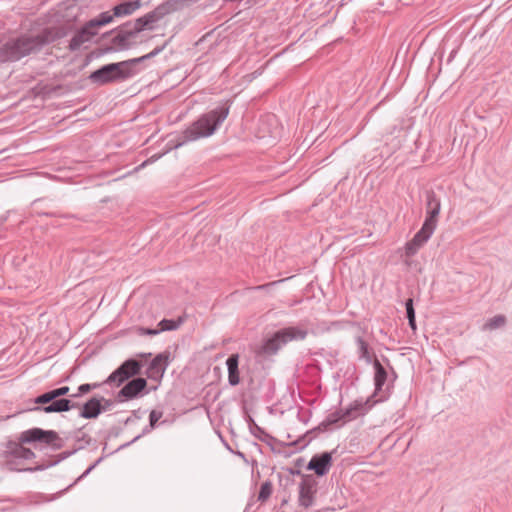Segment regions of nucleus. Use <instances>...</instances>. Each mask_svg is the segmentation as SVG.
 <instances>
[{
    "label": "nucleus",
    "mask_w": 512,
    "mask_h": 512,
    "mask_svg": "<svg viewBox=\"0 0 512 512\" xmlns=\"http://www.w3.org/2000/svg\"><path fill=\"white\" fill-rule=\"evenodd\" d=\"M339 411L343 418V423L346 421H351V420L356 419L355 413L353 412V408L351 405H349L348 407H346L344 409H340Z\"/></svg>",
    "instance_id": "33"
},
{
    "label": "nucleus",
    "mask_w": 512,
    "mask_h": 512,
    "mask_svg": "<svg viewBox=\"0 0 512 512\" xmlns=\"http://www.w3.org/2000/svg\"><path fill=\"white\" fill-rule=\"evenodd\" d=\"M102 384L100 383H85V384H81L79 387H78V391L77 393L75 394H72L71 397L72 398H77V397H81L87 393H89L90 391H92L93 389H96V388H99Z\"/></svg>",
    "instance_id": "30"
},
{
    "label": "nucleus",
    "mask_w": 512,
    "mask_h": 512,
    "mask_svg": "<svg viewBox=\"0 0 512 512\" xmlns=\"http://www.w3.org/2000/svg\"><path fill=\"white\" fill-rule=\"evenodd\" d=\"M229 110L230 103L226 101L220 106L199 116L183 131L175 135L171 140V142L174 143L173 148L178 149L189 142H194L213 135L227 118Z\"/></svg>",
    "instance_id": "2"
},
{
    "label": "nucleus",
    "mask_w": 512,
    "mask_h": 512,
    "mask_svg": "<svg viewBox=\"0 0 512 512\" xmlns=\"http://www.w3.org/2000/svg\"><path fill=\"white\" fill-rule=\"evenodd\" d=\"M286 471L290 476H299L301 480H303V476H307L308 474H303L299 468L289 467L286 468Z\"/></svg>",
    "instance_id": "42"
},
{
    "label": "nucleus",
    "mask_w": 512,
    "mask_h": 512,
    "mask_svg": "<svg viewBox=\"0 0 512 512\" xmlns=\"http://www.w3.org/2000/svg\"><path fill=\"white\" fill-rule=\"evenodd\" d=\"M130 78H132V73L128 69L126 70L123 61L105 64L88 76L90 82L98 86L123 82Z\"/></svg>",
    "instance_id": "5"
},
{
    "label": "nucleus",
    "mask_w": 512,
    "mask_h": 512,
    "mask_svg": "<svg viewBox=\"0 0 512 512\" xmlns=\"http://www.w3.org/2000/svg\"><path fill=\"white\" fill-rule=\"evenodd\" d=\"M433 233L434 231L422 226L413 238L405 244V256L410 258L416 255L419 249L428 242Z\"/></svg>",
    "instance_id": "13"
},
{
    "label": "nucleus",
    "mask_w": 512,
    "mask_h": 512,
    "mask_svg": "<svg viewBox=\"0 0 512 512\" xmlns=\"http://www.w3.org/2000/svg\"><path fill=\"white\" fill-rule=\"evenodd\" d=\"M101 414L99 396L87 400L80 409L79 416L85 419H95Z\"/></svg>",
    "instance_id": "17"
},
{
    "label": "nucleus",
    "mask_w": 512,
    "mask_h": 512,
    "mask_svg": "<svg viewBox=\"0 0 512 512\" xmlns=\"http://www.w3.org/2000/svg\"><path fill=\"white\" fill-rule=\"evenodd\" d=\"M147 388V380L143 377H136L131 380H128L124 386L118 391L116 395V401L119 403H123L135 398L143 394H147L149 391Z\"/></svg>",
    "instance_id": "8"
},
{
    "label": "nucleus",
    "mask_w": 512,
    "mask_h": 512,
    "mask_svg": "<svg viewBox=\"0 0 512 512\" xmlns=\"http://www.w3.org/2000/svg\"><path fill=\"white\" fill-rule=\"evenodd\" d=\"M384 360L387 362V365L390 366V362H389V359L387 358H384Z\"/></svg>",
    "instance_id": "52"
},
{
    "label": "nucleus",
    "mask_w": 512,
    "mask_h": 512,
    "mask_svg": "<svg viewBox=\"0 0 512 512\" xmlns=\"http://www.w3.org/2000/svg\"><path fill=\"white\" fill-rule=\"evenodd\" d=\"M355 342L357 345L358 358L364 360L367 364L373 363L369 344L361 336H357Z\"/></svg>",
    "instance_id": "25"
},
{
    "label": "nucleus",
    "mask_w": 512,
    "mask_h": 512,
    "mask_svg": "<svg viewBox=\"0 0 512 512\" xmlns=\"http://www.w3.org/2000/svg\"><path fill=\"white\" fill-rule=\"evenodd\" d=\"M335 452L336 450L314 454L308 462L306 469L313 471L318 477L326 476L332 467L333 454Z\"/></svg>",
    "instance_id": "9"
},
{
    "label": "nucleus",
    "mask_w": 512,
    "mask_h": 512,
    "mask_svg": "<svg viewBox=\"0 0 512 512\" xmlns=\"http://www.w3.org/2000/svg\"><path fill=\"white\" fill-rule=\"evenodd\" d=\"M160 156H153L150 159L143 161V163L139 166V168L144 167L146 164L153 162L154 160L158 159Z\"/></svg>",
    "instance_id": "44"
},
{
    "label": "nucleus",
    "mask_w": 512,
    "mask_h": 512,
    "mask_svg": "<svg viewBox=\"0 0 512 512\" xmlns=\"http://www.w3.org/2000/svg\"><path fill=\"white\" fill-rule=\"evenodd\" d=\"M278 332L285 345L292 341H303L308 335V330L302 326H288L279 329Z\"/></svg>",
    "instance_id": "15"
},
{
    "label": "nucleus",
    "mask_w": 512,
    "mask_h": 512,
    "mask_svg": "<svg viewBox=\"0 0 512 512\" xmlns=\"http://www.w3.org/2000/svg\"><path fill=\"white\" fill-rule=\"evenodd\" d=\"M54 40L49 30L36 36H21L8 40L0 47L1 61H18L30 53L39 51L45 44Z\"/></svg>",
    "instance_id": "4"
},
{
    "label": "nucleus",
    "mask_w": 512,
    "mask_h": 512,
    "mask_svg": "<svg viewBox=\"0 0 512 512\" xmlns=\"http://www.w3.org/2000/svg\"><path fill=\"white\" fill-rule=\"evenodd\" d=\"M407 319H408V324H409L410 328L413 331H416V329H417L416 317H408Z\"/></svg>",
    "instance_id": "43"
},
{
    "label": "nucleus",
    "mask_w": 512,
    "mask_h": 512,
    "mask_svg": "<svg viewBox=\"0 0 512 512\" xmlns=\"http://www.w3.org/2000/svg\"><path fill=\"white\" fill-rule=\"evenodd\" d=\"M20 443H10L5 452L6 465L10 470L22 472L24 468H18V460H29L35 457V453L22 444L25 443H44L50 445L53 450H59L64 446V441L54 430H44L34 427L23 431L19 436Z\"/></svg>",
    "instance_id": "1"
},
{
    "label": "nucleus",
    "mask_w": 512,
    "mask_h": 512,
    "mask_svg": "<svg viewBox=\"0 0 512 512\" xmlns=\"http://www.w3.org/2000/svg\"><path fill=\"white\" fill-rule=\"evenodd\" d=\"M246 422L248 424L250 433L256 439H258L266 444H270L271 441L274 440V437H272L269 433H267L262 427L258 426L256 424V422L254 421V419L250 415H247Z\"/></svg>",
    "instance_id": "23"
},
{
    "label": "nucleus",
    "mask_w": 512,
    "mask_h": 512,
    "mask_svg": "<svg viewBox=\"0 0 512 512\" xmlns=\"http://www.w3.org/2000/svg\"><path fill=\"white\" fill-rule=\"evenodd\" d=\"M228 370V382L231 386H236L240 382L239 376V355L231 354L226 360Z\"/></svg>",
    "instance_id": "20"
},
{
    "label": "nucleus",
    "mask_w": 512,
    "mask_h": 512,
    "mask_svg": "<svg viewBox=\"0 0 512 512\" xmlns=\"http://www.w3.org/2000/svg\"><path fill=\"white\" fill-rule=\"evenodd\" d=\"M171 13L165 2L158 5L154 10L148 12L135 21H127L120 25L114 32L111 39L112 45L116 50H127L135 44V37L143 30H152L154 24L160 21L164 16Z\"/></svg>",
    "instance_id": "3"
},
{
    "label": "nucleus",
    "mask_w": 512,
    "mask_h": 512,
    "mask_svg": "<svg viewBox=\"0 0 512 512\" xmlns=\"http://www.w3.org/2000/svg\"><path fill=\"white\" fill-rule=\"evenodd\" d=\"M113 17L114 15L109 14V12H102L96 18L88 21V23L93 30L97 31V28L110 23L113 20Z\"/></svg>",
    "instance_id": "27"
},
{
    "label": "nucleus",
    "mask_w": 512,
    "mask_h": 512,
    "mask_svg": "<svg viewBox=\"0 0 512 512\" xmlns=\"http://www.w3.org/2000/svg\"><path fill=\"white\" fill-rule=\"evenodd\" d=\"M103 460V457H100L98 458L92 465H90L77 479L76 481L70 485L73 486L74 484H76L77 482L81 481L82 479H84L85 477H87L91 471Z\"/></svg>",
    "instance_id": "35"
},
{
    "label": "nucleus",
    "mask_w": 512,
    "mask_h": 512,
    "mask_svg": "<svg viewBox=\"0 0 512 512\" xmlns=\"http://www.w3.org/2000/svg\"><path fill=\"white\" fill-rule=\"evenodd\" d=\"M76 408H80V404L78 402H73L68 398H56L55 400H52L51 402H48L44 405L35 406L31 409V411L50 414L67 412Z\"/></svg>",
    "instance_id": "11"
},
{
    "label": "nucleus",
    "mask_w": 512,
    "mask_h": 512,
    "mask_svg": "<svg viewBox=\"0 0 512 512\" xmlns=\"http://www.w3.org/2000/svg\"><path fill=\"white\" fill-rule=\"evenodd\" d=\"M373 397L374 396H371V397L367 398L366 400H364L362 398L356 399L355 401H353L350 404L353 408V412L355 413L356 418L359 416L365 415L374 406V404L377 401H373L372 400Z\"/></svg>",
    "instance_id": "24"
},
{
    "label": "nucleus",
    "mask_w": 512,
    "mask_h": 512,
    "mask_svg": "<svg viewBox=\"0 0 512 512\" xmlns=\"http://www.w3.org/2000/svg\"><path fill=\"white\" fill-rule=\"evenodd\" d=\"M272 493V484L270 481H265L261 484L258 493V500L261 502L266 501Z\"/></svg>",
    "instance_id": "31"
},
{
    "label": "nucleus",
    "mask_w": 512,
    "mask_h": 512,
    "mask_svg": "<svg viewBox=\"0 0 512 512\" xmlns=\"http://www.w3.org/2000/svg\"><path fill=\"white\" fill-rule=\"evenodd\" d=\"M285 346L284 343H282L281 336L278 332H274L269 338L265 339L263 341V344L261 346V352L264 355L272 356L278 353V351Z\"/></svg>",
    "instance_id": "18"
},
{
    "label": "nucleus",
    "mask_w": 512,
    "mask_h": 512,
    "mask_svg": "<svg viewBox=\"0 0 512 512\" xmlns=\"http://www.w3.org/2000/svg\"><path fill=\"white\" fill-rule=\"evenodd\" d=\"M101 413L111 410L114 405V401L106 399L103 396H99Z\"/></svg>",
    "instance_id": "38"
},
{
    "label": "nucleus",
    "mask_w": 512,
    "mask_h": 512,
    "mask_svg": "<svg viewBox=\"0 0 512 512\" xmlns=\"http://www.w3.org/2000/svg\"><path fill=\"white\" fill-rule=\"evenodd\" d=\"M441 210V200L433 190L425 192L426 217L422 224L425 228L435 231Z\"/></svg>",
    "instance_id": "7"
},
{
    "label": "nucleus",
    "mask_w": 512,
    "mask_h": 512,
    "mask_svg": "<svg viewBox=\"0 0 512 512\" xmlns=\"http://www.w3.org/2000/svg\"><path fill=\"white\" fill-rule=\"evenodd\" d=\"M406 317H416L414 309V301L412 298H408L405 301Z\"/></svg>",
    "instance_id": "39"
},
{
    "label": "nucleus",
    "mask_w": 512,
    "mask_h": 512,
    "mask_svg": "<svg viewBox=\"0 0 512 512\" xmlns=\"http://www.w3.org/2000/svg\"><path fill=\"white\" fill-rule=\"evenodd\" d=\"M97 34L96 30H93L89 23L87 22L80 30H78L70 40L69 49L71 51H76L81 48V46L90 41L93 36Z\"/></svg>",
    "instance_id": "14"
},
{
    "label": "nucleus",
    "mask_w": 512,
    "mask_h": 512,
    "mask_svg": "<svg viewBox=\"0 0 512 512\" xmlns=\"http://www.w3.org/2000/svg\"><path fill=\"white\" fill-rule=\"evenodd\" d=\"M129 422H132V419L130 417L126 419L125 423L128 424Z\"/></svg>",
    "instance_id": "51"
},
{
    "label": "nucleus",
    "mask_w": 512,
    "mask_h": 512,
    "mask_svg": "<svg viewBox=\"0 0 512 512\" xmlns=\"http://www.w3.org/2000/svg\"><path fill=\"white\" fill-rule=\"evenodd\" d=\"M133 416H134L135 418H137V419H139V418H140V415L138 414V411H137V410H134V411H133Z\"/></svg>",
    "instance_id": "48"
},
{
    "label": "nucleus",
    "mask_w": 512,
    "mask_h": 512,
    "mask_svg": "<svg viewBox=\"0 0 512 512\" xmlns=\"http://www.w3.org/2000/svg\"><path fill=\"white\" fill-rule=\"evenodd\" d=\"M286 481H287V484H289V483H291V484H292V483L294 482V481H293V479H291L290 477H287V478H286Z\"/></svg>",
    "instance_id": "49"
},
{
    "label": "nucleus",
    "mask_w": 512,
    "mask_h": 512,
    "mask_svg": "<svg viewBox=\"0 0 512 512\" xmlns=\"http://www.w3.org/2000/svg\"><path fill=\"white\" fill-rule=\"evenodd\" d=\"M69 391L70 388L68 386H62L49 390L35 397L34 403L37 405H44L48 402H51L52 400H55L56 398H61L62 396L67 395Z\"/></svg>",
    "instance_id": "21"
},
{
    "label": "nucleus",
    "mask_w": 512,
    "mask_h": 512,
    "mask_svg": "<svg viewBox=\"0 0 512 512\" xmlns=\"http://www.w3.org/2000/svg\"><path fill=\"white\" fill-rule=\"evenodd\" d=\"M137 331H138V334L141 335V336H144V335L155 336V335H158L160 333L159 328L155 329V328L139 327L137 329Z\"/></svg>",
    "instance_id": "40"
},
{
    "label": "nucleus",
    "mask_w": 512,
    "mask_h": 512,
    "mask_svg": "<svg viewBox=\"0 0 512 512\" xmlns=\"http://www.w3.org/2000/svg\"><path fill=\"white\" fill-rule=\"evenodd\" d=\"M505 323H506L505 316H503V315H496V316L490 318L485 323L484 327L486 329H489V330H495V329L503 327L505 325Z\"/></svg>",
    "instance_id": "29"
},
{
    "label": "nucleus",
    "mask_w": 512,
    "mask_h": 512,
    "mask_svg": "<svg viewBox=\"0 0 512 512\" xmlns=\"http://www.w3.org/2000/svg\"><path fill=\"white\" fill-rule=\"evenodd\" d=\"M373 368L375 385V391L373 396H376L378 393L383 391V386L388 380V373L386 368L380 363L378 359H375L373 361Z\"/></svg>",
    "instance_id": "19"
},
{
    "label": "nucleus",
    "mask_w": 512,
    "mask_h": 512,
    "mask_svg": "<svg viewBox=\"0 0 512 512\" xmlns=\"http://www.w3.org/2000/svg\"><path fill=\"white\" fill-rule=\"evenodd\" d=\"M304 462V460L302 458H299L295 461V466L297 467H300L302 465V463Z\"/></svg>",
    "instance_id": "45"
},
{
    "label": "nucleus",
    "mask_w": 512,
    "mask_h": 512,
    "mask_svg": "<svg viewBox=\"0 0 512 512\" xmlns=\"http://www.w3.org/2000/svg\"><path fill=\"white\" fill-rule=\"evenodd\" d=\"M141 6V0L122 1L113 7V15L115 17L128 16L139 9Z\"/></svg>",
    "instance_id": "22"
},
{
    "label": "nucleus",
    "mask_w": 512,
    "mask_h": 512,
    "mask_svg": "<svg viewBox=\"0 0 512 512\" xmlns=\"http://www.w3.org/2000/svg\"><path fill=\"white\" fill-rule=\"evenodd\" d=\"M143 363L136 358H128L122 362L103 382V384L121 386L126 381L133 379L134 376L139 375Z\"/></svg>",
    "instance_id": "6"
},
{
    "label": "nucleus",
    "mask_w": 512,
    "mask_h": 512,
    "mask_svg": "<svg viewBox=\"0 0 512 512\" xmlns=\"http://www.w3.org/2000/svg\"><path fill=\"white\" fill-rule=\"evenodd\" d=\"M163 413L161 411L152 410L149 414L150 427H156L157 422L162 418Z\"/></svg>",
    "instance_id": "36"
},
{
    "label": "nucleus",
    "mask_w": 512,
    "mask_h": 512,
    "mask_svg": "<svg viewBox=\"0 0 512 512\" xmlns=\"http://www.w3.org/2000/svg\"><path fill=\"white\" fill-rule=\"evenodd\" d=\"M140 357H143V358H148L151 356V353H142V354H139Z\"/></svg>",
    "instance_id": "47"
},
{
    "label": "nucleus",
    "mask_w": 512,
    "mask_h": 512,
    "mask_svg": "<svg viewBox=\"0 0 512 512\" xmlns=\"http://www.w3.org/2000/svg\"><path fill=\"white\" fill-rule=\"evenodd\" d=\"M317 481L313 475L303 476L299 484L298 502L301 507L308 509L314 503Z\"/></svg>",
    "instance_id": "10"
},
{
    "label": "nucleus",
    "mask_w": 512,
    "mask_h": 512,
    "mask_svg": "<svg viewBox=\"0 0 512 512\" xmlns=\"http://www.w3.org/2000/svg\"><path fill=\"white\" fill-rule=\"evenodd\" d=\"M74 439L77 441V442H84V446L85 445H89L91 443V437L89 435H87L86 433L82 432V429H79L75 435H74Z\"/></svg>",
    "instance_id": "37"
},
{
    "label": "nucleus",
    "mask_w": 512,
    "mask_h": 512,
    "mask_svg": "<svg viewBox=\"0 0 512 512\" xmlns=\"http://www.w3.org/2000/svg\"><path fill=\"white\" fill-rule=\"evenodd\" d=\"M169 352H163L157 354L150 362L146 369L147 378L160 381L169 365Z\"/></svg>",
    "instance_id": "12"
},
{
    "label": "nucleus",
    "mask_w": 512,
    "mask_h": 512,
    "mask_svg": "<svg viewBox=\"0 0 512 512\" xmlns=\"http://www.w3.org/2000/svg\"><path fill=\"white\" fill-rule=\"evenodd\" d=\"M166 44L167 43H164L161 46H157L151 52H149L148 54H145V55H143L141 57L132 58V59H128V60L123 61L124 65L126 67V70L128 69L129 72L132 73V77H134L140 71V69H138L137 66L140 63H142V62H144V61H146L148 59H151V58L157 56L158 54H160L165 49Z\"/></svg>",
    "instance_id": "16"
},
{
    "label": "nucleus",
    "mask_w": 512,
    "mask_h": 512,
    "mask_svg": "<svg viewBox=\"0 0 512 512\" xmlns=\"http://www.w3.org/2000/svg\"><path fill=\"white\" fill-rule=\"evenodd\" d=\"M153 429H154V427H150V424L145 426L143 428V431H142L141 434L137 435L130 442L122 445L121 447L123 448V447L129 446L130 444H132V443L136 442L137 440H139L143 435H146V434L150 433Z\"/></svg>",
    "instance_id": "41"
},
{
    "label": "nucleus",
    "mask_w": 512,
    "mask_h": 512,
    "mask_svg": "<svg viewBox=\"0 0 512 512\" xmlns=\"http://www.w3.org/2000/svg\"><path fill=\"white\" fill-rule=\"evenodd\" d=\"M58 464V461H48L47 463L38 464L35 467L24 468L22 472H35L43 471L47 468L53 467Z\"/></svg>",
    "instance_id": "32"
},
{
    "label": "nucleus",
    "mask_w": 512,
    "mask_h": 512,
    "mask_svg": "<svg viewBox=\"0 0 512 512\" xmlns=\"http://www.w3.org/2000/svg\"><path fill=\"white\" fill-rule=\"evenodd\" d=\"M391 370H392V373H393V377L394 379L397 377V374L395 373V371L393 370V368L390 366Z\"/></svg>",
    "instance_id": "50"
},
{
    "label": "nucleus",
    "mask_w": 512,
    "mask_h": 512,
    "mask_svg": "<svg viewBox=\"0 0 512 512\" xmlns=\"http://www.w3.org/2000/svg\"><path fill=\"white\" fill-rule=\"evenodd\" d=\"M343 422V418L339 410H336L330 413L316 428L315 430L319 432H325L329 430L332 426L337 425L338 423Z\"/></svg>",
    "instance_id": "26"
},
{
    "label": "nucleus",
    "mask_w": 512,
    "mask_h": 512,
    "mask_svg": "<svg viewBox=\"0 0 512 512\" xmlns=\"http://www.w3.org/2000/svg\"><path fill=\"white\" fill-rule=\"evenodd\" d=\"M182 323H183V319L181 317L178 318L177 320H175V319H162L158 323V327H159L160 332L173 331V330L178 329L181 326Z\"/></svg>",
    "instance_id": "28"
},
{
    "label": "nucleus",
    "mask_w": 512,
    "mask_h": 512,
    "mask_svg": "<svg viewBox=\"0 0 512 512\" xmlns=\"http://www.w3.org/2000/svg\"><path fill=\"white\" fill-rule=\"evenodd\" d=\"M84 448V445H80L70 451H63L61 452L60 454H58L56 456V459L54 461H58V463H60L61 461L67 459L68 457L72 456L73 454H75L77 451L81 450Z\"/></svg>",
    "instance_id": "34"
},
{
    "label": "nucleus",
    "mask_w": 512,
    "mask_h": 512,
    "mask_svg": "<svg viewBox=\"0 0 512 512\" xmlns=\"http://www.w3.org/2000/svg\"><path fill=\"white\" fill-rule=\"evenodd\" d=\"M6 220H7V216L6 215L1 216L0 217V225H2Z\"/></svg>",
    "instance_id": "46"
}]
</instances>
